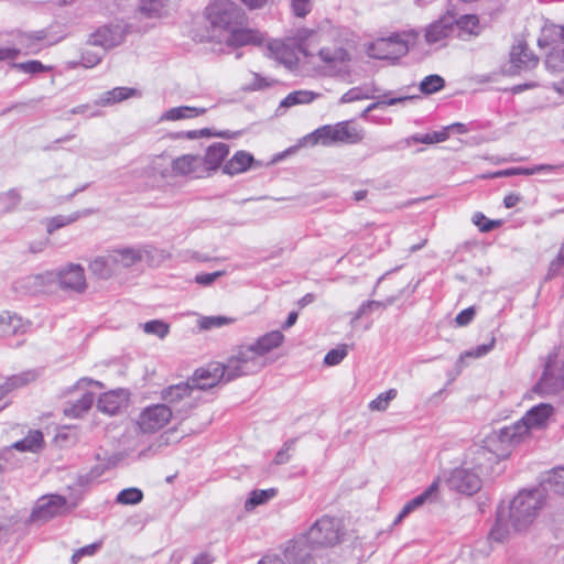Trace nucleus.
I'll return each instance as SVG.
<instances>
[{
    "label": "nucleus",
    "instance_id": "1",
    "mask_svg": "<svg viewBox=\"0 0 564 564\" xmlns=\"http://www.w3.org/2000/svg\"><path fill=\"white\" fill-rule=\"evenodd\" d=\"M265 364L267 355H232L226 362H210L197 369L192 377V383L172 384L162 390L161 395L174 406L176 414H185L194 405V391L206 390L219 382L258 372Z\"/></svg>",
    "mask_w": 564,
    "mask_h": 564
},
{
    "label": "nucleus",
    "instance_id": "2",
    "mask_svg": "<svg viewBox=\"0 0 564 564\" xmlns=\"http://www.w3.org/2000/svg\"><path fill=\"white\" fill-rule=\"evenodd\" d=\"M344 536V528L338 518L323 516L304 533L291 540L285 547L290 564H316L318 552L338 544Z\"/></svg>",
    "mask_w": 564,
    "mask_h": 564
},
{
    "label": "nucleus",
    "instance_id": "3",
    "mask_svg": "<svg viewBox=\"0 0 564 564\" xmlns=\"http://www.w3.org/2000/svg\"><path fill=\"white\" fill-rule=\"evenodd\" d=\"M365 128L354 119L324 124L305 137V143L311 147L334 144L356 145L364 142Z\"/></svg>",
    "mask_w": 564,
    "mask_h": 564
},
{
    "label": "nucleus",
    "instance_id": "4",
    "mask_svg": "<svg viewBox=\"0 0 564 564\" xmlns=\"http://www.w3.org/2000/svg\"><path fill=\"white\" fill-rule=\"evenodd\" d=\"M553 413L554 408L550 403L536 404L528 410L521 420L501 427L495 437H499L502 443L516 444L531 430L544 429Z\"/></svg>",
    "mask_w": 564,
    "mask_h": 564
},
{
    "label": "nucleus",
    "instance_id": "5",
    "mask_svg": "<svg viewBox=\"0 0 564 564\" xmlns=\"http://www.w3.org/2000/svg\"><path fill=\"white\" fill-rule=\"evenodd\" d=\"M544 506V496L541 490H522L506 508L514 531L528 529Z\"/></svg>",
    "mask_w": 564,
    "mask_h": 564
},
{
    "label": "nucleus",
    "instance_id": "6",
    "mask_svg": "<svg viewBox=\"0 0 564 564\" xmlns=\"http://www.w3.org/2000/svg\"><path fill=\"white\" fill-rule=\"evenodd\" d=\"M323 42V34L310 31L306 35L301 37L297 48L305 57H312L317 54L325 67L329 70H340L346 67L350 61L348 52L339 45L321 46Z\"/></svg>",
    "mask_w": 564,
    "mask_h": 564
},
{
    "label": "nucleus",
    "instance_id": "7",
    "mask_svg": "<svg viewBox=\"0 0 564 564\" xmlns=\"http://www.w3.org/2000/svg\"><path fill=\"white\" fill-rule=\"evenodd\" d=\"M498 433L499 431H495L489 434L484 441L485 445L469 447L463 462L482 475L491 473L498 460L506 456L507 446L512 445V443H502L499 437H495Z\"/></svg>",
    "mask_w": 564,
    "mask_h": 564
},
{
    "label": "nucleus",
    "instance_id": "8",
    "mask_svg": "<svg viewBox=\"0 0 564 564\" xmlns=\"http://www.w3.org/2000/svg\"><path fill=\"white\" fill-rule=\"evenodd\" d=\"M420 39V33L414 29L397 32L387 37L373 41L368 47V54L378 59H398L408 54Z\"/></svg>",
    "mask_w": 564,
    "mask_h": 564
},
{
    "label": "nucleus",
    "instance_id": "9",
    "mask_svg": "<svg viewBox=\"0 0 564 564\" xmlns=\"http://www.w3.org/2000/svg\"><path fill=\"white\" fill-rule=\"evenodd\" d=\"M205 17L213 31L227 33L237 23L245 22L247 15L235 2L230 0H215L205 9Z\"/></svg>",
    "mask_w": 564,
    "mask_h": 564
},
{
    "label": "nucleus",
    "instance_id": "10",
    "mask_svg": "<svg viewBox=\"0 0 564 564\" xmlns=\"http://www.w3.org/2000/svg\"><path fill=\"white\" fill-rule=\"evenodd\" d=\"M564 389V355H549L543 373L533 392L540 395L555 394Z\"/></svg>",
    "mask_w": 564,
    "mask_h": 564
},
{
    "label": "nucleus",
    "instance_id": "11",
    "mask_svg": "<svg viewBox=\"0 0 564 564\" xmlns=\"http://www.w3.org/2000/svg\"><path fill=\"white\" fill-rule=\"evenodd\" d=\"M142 256L133 249L115 250L105 258L94 260L90 264L91 271L100 278H107L112 270L129 268L141 261Z\"/></svg>",
    "mask_w": 564,
    "mask_h": 564
},
{
    "label": "nucleus",
    "instance_id": "12",
    "mask_svg": "<svg viewBox=\"0 0 564 564\" xmlns=\"http://www.w3.org/2000/svg\"><path fill=\"white\" fill-rule=\"evenodd\" d=\"M102 388L101 382L94 381L91 379L83 378L77 381L75 389L77 391H80L82 394L79 399H77L74 402H69L64 408V413L66 416L69 417H79L84 413H86L93 405L95 400V392L94 389H100Z\"/></svg>",
    "mask_w": 564,
    "mask_h": 564
},
{
    "label": "nucleus",
    "instance_id": "13",
    "mask_svg": "<svg viewBox=\"0 0 564 564\" xmlns=\"http://www.w3.org/2000/svg\"><path fill=\"white\" fill-rule=\"evenodd\" d=\"M265 36L257 29L248 26L247 20L237 23L226 33L225 44L232 48L243 46H260L264 43Z\"/></svg>",
    "mask_w": 564,
    "mask_h": 564
},
{
    "label": "nucleus",
    "instance_id": "14",
    "mask_svg": "<svg viewBox=\"0 0 564 564\" xmlns=\"http://www.w3.org/2000/svg\"><path fill=\"white\" fill-rule=\"evenodd\" d=\"M173 410L166 404L145 408L139 415L138 425L144 433H153L164 427L171 420Z\"/></svg>",
    "mask_w": 564,
    "mask_h": 564
},
{
    "label": "nucleus",
    "instance_id": "15",
    "mask_svg": "<svg viewBox=\"0 0 564 564\" xmlns=\"http://www.w3.org/2000/svg\"><path fill=\"white\" fill-rule=\"evenodd\" d=\"M481 473L462 462V465L452 471L449 484L462 494L473 495L481 487Z\"/></svg>",
    "mask_w": 564,
    "mask_h": 564
},
{
    "label": "nucleus",
    "instance_id": "16",
    "mask_svg": "<svg viewBox=\"0 0 564 564\" xmlns=\"http://www.w3.org/2000/svg\"><path fill=\"white\" fill-rule=\"evenodd\" d=\"M44 446V437L41 431L31 430L23 440L14 442L11 446L0 449V468L12 465V451L37 453Z\"/></svg>",
    "mask_w": 564,
    "mask_h": 564
},
{
    "label": "nucleus",
    "instance_id": "17",
    "mask_svg": "<svg viewBox=\"0 0 564 564\" xmlns=\"http://www.w3.org/2000/svg\"><path fill=\"white\" fill-rule=\"evenodd\" d=\"M68 511L66 499L58 495L42 497L32 511L34 521H46L53 517L62 516Z\"/></svg>",
    "mask_w": 564,
    "mask_h": 564
},
{
    "label": "nucleus",
    "instance_id": "18",
    "mask_svg": "<svg viewBox=\"0 0 564 564\" xmlns=\"http://www.w3.org/2000/svg\"><path fill=\"white\" fill-rule=\"evenodd\" d=\"M171 169L176 176H185L194 180L207 177L199 155L183 154L172 161Z\"/></svg>",
    "mask_w": 564,
    "mask_h": 564
},
{
    "label": "nucleus",
    "instance_id": "19",
    "mask_svg": "<svg viewBox=\"0 0 564 564\" xmlns=\"http://www.w3.org/2000/svg\"><path fill=\"white\" fill-rule=\"evenodd\" d=\"M454 31V17L444 14L430 23L424 30L425 42L430 45L438 44L447 40Z\"/></svg>",
    "mask_w": 564,
    "mask_h": 564
},
{
    "label": "nucleus",
    "instance_id": "20",
    "mask_svg": "<svg viewBox=\"0 0 564 564\" xmlns=\"http://www.w3.org/2000/svg\"><path fill=\"white\" fill-rule=\"evenodd\" d=\"M228 154L229 145L223 142H215L206 149L200 160L206 170L207 177L213 175L219 167L224 166L225 159Z\"/></svg>",
    "mask_w": 564,
    "mask_h": 564
},
{
    "label": "nucleus",
    "instance_id": "21",
    "mask_svg": "<svg viewBox=\"0 0 564 564\" xmlns=\"http://www.w3.org/2000/svg\"><path fill=\"white\" fill-rule=\"evenodd\" d=\"M438 490V485L436 481H433L423 492L415 496L411 500H409L401 511L399 512L398 517L394 520V524L400 523L404 518H406L410 513H412L414 510L419 509L420 507L424 506L425 503L433 502L436 499Z\"/></svg>",
    "mask_w": 564,
    "mask_h": 564
},
{
    "label": "nucleus",
    "instance_id": "22",
    "mask_svg": "<svg viewBox=\"0 0 564 564\" xmlns=\"http://www.w3.org/2000/svg\"><path fill=\"white\" fill-rule=\"evenodd\" d=\"M129 393L124 389H116L101 394L97 408L102 413L113 415L128 402Z\"/></svg>",
    "mask_w": 564,
    "mask_h": 564
},
{
    "label": "nucleus",
    "instance_id": "23",
    "mask_svg": "<svg viewBox=\"0 0 564 564\" xmlns=\"http://www.w3.org/2000/svg\"><path fill=\"white\" fill-rule=\"evenodd\" d=\"M59 284L63 289L83 292L87 285L84 269L80 265L69 264L59 273Z\"/></svg>",
    "mask_w": 564,
    "mask_h": 564
},
{
    "label": "nucleus",
    "instance_id": "24",
    "mask_svg": "<svg viewBox=\"0 0 564 564\" xmlns=\"http://www.w3.org/2000/svg\"><path fill=\"white\" fill-rule=\"evenodd\" d=\"M254 159L246 151H237L223 166V172L228 175H237L248 171Z\"/></svg>",
    "mask_w": 564,
    "mask_h": 564
},
{
    "label": "nucleus",
    "instance_id": "25",
    "mask_svg": "<svg viewBox=\"0 0 564 564\" xmlns=\"http://www.w3.org/2000/svg\"><path fill=\"white\" fill-rule=\"evenodd\" d=\"M454 26L458 29V36L463 40L476 37L481 32L480 20L477 14H464L454 20Z\"/></svg>",
    "mask_w": 564,
    "mask_h": 564
},
{
    "label": "nucleus",
    "instance_id": "26",
    "mask_svg": "<svg viewBox=\"0 0 564 564\" xmlns=\"http://www.w3.org/2000/svg\"><path fill=\"white\" fill-rule=\"evenodd\" d=\"M513 530L505 507L497 510L496 522L489 532V539L496 542L505 541Z\"/></svg>",
    "mask_w": 564,
    "mask_h": 564
},
{
    "label": "nucleus",
    "instance_id": "27",
    "mask_svg": "<svg viewBox=\"0 0 564 564\" xmlns=\"http://www.w3.org/2000/svg\"><path fill=\"white\" fill-rule=\"evenodd\" d=\"M270 50L274 58L289 68L297 65L296 54L291 45L282 41H274L270 44Z\"/></svg>",
    "mask_w": 564,
    "mask_h": 564
},
{
    "label": "nucleus",
    "instance_id": "28",
    "mask_svg": "<svg viewBox=\"0 0 564 564\" xmlns=\"http://www.w3.org/2000/svg\"><path fill=\"white\" fill-rule=\"evenodd\" d=\"M25 323L17 314L3 312L0 314V337L14 335L20 330H24Z\"/></svg>",
    "mask_w": 564,
    "mask_h": 564
},
{
    "label": "nucleus",
    "instance_id": "29",
    "mask_svg": "<svg viewBox=\"0 0 564 564\" xmlns=\"http://www.w3.org/2000/svg\"><path fill=\"white\" fill-rule=\"evenodd\" d=\"M319 96L321 95L318 93L312 90H295L285 96V98L281 101V106L290 108L296 105L311 104Z\"/></svg>",
    "mask_w": 564,
    "mask_h": 564
},
{
    "label": "nucleus",
    "instance_id": "30",
    "mask_svg": "<svg viewBox=\"0 0 564 564\" xmlns=\"http://www.w3.org/2000/svg\"><path fill=\"white\" fill-rule=\"evenodd\" d=\"M135 89L129 87H116L105 93L98 100L100 106H109L126 100L135 95Z\"/></svg>",
    "mask_w": 564,
    "mask_h": 564
},
{
    "label": "nucleus",
    "instance_id": "31",
    "mask_svg": "<svg viewBox=\"0 0 564 564\" xmlns=\"http://www.w3.org/2000/svg\"><path fill=\"white\" fill-rule=\"evenodd\" d=\"M511 61L519 69L534 67L538 64V58L529 53L525 45L521 44L512 48Z\"/></svg>",
    "mask_w": 564,
    "mask_h": 564
},
{
    "label": "nucleus",
    "instance_id": "32",
    "mask_svg": "<svg viewBox=\"0 0 564 564\" xmlns=\"http://www.w3.org/2000/svg\"><path fill=\"white\" fill-rule=\"evenodd\" d=\"M35 377L36 373L34 371H28L9 378L3 384H0V400L14 388L22 387L33 381Z\"/></svg>",
    "mask_w": 564,
    "mask_h": 564
},
{
    "label": "nucleus",
    "instance_id": "33",
    "mask_svg": "<svg viewBox=\"0 0 564 564\" xmlns=\"http://www.w3.org/2000/svg\"><path fill=\"white\" fill-rule=\"evenodd\" d=\"M284 340V335L280 330H273L265 335L257 341V350L258 352H269L272 349L278 348Z\"/></svg>",
    "mask_w": 564,
    "mask_h": 564
},
{
    "label": "nucleus",
    "instance_id": "34",
    "mask_svg": "<svg viewBox=\"0 0 564 564\" xmlns=\"http://www.w3.org/2000/svg\"><path fill=\"white\" fill-rule=\"evenodd\" d=\"M205 108H196V107H188V106H182L172 108L169 111H166L163 116L166 120H180V119H188V118H195L200 115L205 113Z\"/></svg>",
    "mask_w": 564,
    "mask_h": 564
},
{
    "label": "nucleus",
    "instance_id": "35",
    "mask_svg": "<svg viewBox=\"0 0 564 564\" xmlns=\"http://www.w3.org/2000/svg\"><path fill=\"white\" fill-rule=\"evenodd\" d=\"M276 495V489L253 490L245 502L246 510H252L257 506L263 505Z\"/></svg>",
    "mask_w": 564,
    "mask_h": 564
},
{
    "label": "nucleus",
    "instance_id": "36",
    "mask_svg": "<svg viewBox=\"0 0 564 564\" xmlns=\"http://www.w3.org/2000/svg\"><path fill=\"white\" fill-rule=\"evenodd\" d=\"M398 395V390L392 388L387 390L386 392L380 393L376 399H373L368 408L371 411H386L392 400H394Z\"/></svg>",
    "mask_w": 564,
    "mask_h": 564
},
{
    "label": "nucleus",
    "instance_id": "37",
    "mask_svg": "<svg viewBox=\"0 0 564 564\" xmlns=\"http://www.w3.org/2000/svg\"><path fill=\"white\" fill-rule=\"evenodd\" d=\"M445 86V80L440 75H429L424 77L420 84V90L423 94L431 95L440 91Z\"/></svg>",
    "mask_w": 564,
    "mask_h": 564
},
{
    "label": "nucleus",
    "instance_id": "38",
    "mask_svg": "<svg viewBox=\"0 0 564 564\" xmlns=\"http://www.w3.org/2000/svg\"><path fill=\"white\" fill-rule=\"evenodd\" d=\"M448 127L440 131L429 132L421 135H413L411 140L414 143L435 144L444 142L448 138Z\"/></svg>",
    "mask_w": 564,
    "mask_h": 564
},
{
    "label": "nucleus",
    "instance_id": "39",
    "mask_svg": "<svg viewBox=\"0 0 564 564\" xmlns=\"http://www.w3.org/2000/svg\"><path fill=\"white\" fill-rule=\"evenodd\" d=\"M143 499V492L134 487L121 490L116 498L120 505H137Z\"/></svg>",
    "mask_w": 564,
    "mask_h": 564
},
{
    "label": "nucleus",
    "instance_id": "40",
    "mask_svg": "<svg viewBox=\"0 0 564 564\" xmlns=\"http://www.w3.org/2000/svg\"><path fill=\"white\" fill-rule=\"evenodd\" d=\"M143 332L164 338L170 333V325L161 319H152L143 324Z\"/></svg>",
    "mask_w": 564,
    "mask_h": 564
},
{
    "label": "nucleus",
    "instance_id": "41",
    "mask_svg": "<svg viewBox=\"0 0 564 564\" xmlns=\"http://www.w3.org/2000/svg\"><path fill=\"white\" fill-rule=\"evenodd\" d=\"M473 223L482 232H489L496 228L501 227V225H502L501 219L491 220V219L487 218L482 213L474 214Z\"/></svg>",
    "mask_w": 564,
    "mask_h": 564
},
{
    "label": "nucleus",
    "instance_id": "42",
    "mask_svg": "<svg viewBox=\"0 0 564 564\" xmlns=\"http://www.w3.org/2000/svg\"><path fill=\"white\" fill-rule=\"evenodd\" d=\"M234 322L235 318L228 316H205L199 319V327L203 329H212L229 325Z\"/></svg>",
    "mask_w": 564,
    "mask_h": 564
},
{
    "label": "nucleus",
    "instance_id": "43",
    "mask_svg": "<svg viewBox=\"0 0 564 564\" xmlns=\"http://www.w3.org/2000/svg\"><path fill=\"white\" fill-rule=\"evenodd\" d=\"M17 69L26 74H36L51 70L50 66L43 65L40 61H29L13 65Z\"/></svg>",
    "mask_w": 564,
    "mask_h": 564
},
{
    "label": "nucleus",
    "instance_id": "44",
    "mask_svg": "<svg viewBox=\"0 0 564 564\" xmlns=\"http://www.w3.org/2000/svg\"><path fill=\"white\" fill-rule=\"evenodd\" d=\"M314 0H291V8L297 18L306 17L313 9Z\"/></svg>",
    "mask_w": 564,
    "mask_h": 564
},
{
    "label": "nucleus",
    "instance_id": "45",
    "mask_svg": "<svg viewBox=\"0 0 564 564\" xmlns=\"http://www.w3.org/2000/svg\"><path fill=\"white\" fill-rule=\"evenodd\" d=\"M549 482L556 492L564 495V467L553 469L549 476Z\"/></svg>",
    "mask_w": 564,
    "mask_h": 564
},
{
    "label": "nucleus",
    "instance_id": "46",
    "mask_svg": "<svg viewBox=\"0 0 564 564\" xmlns=\"http://www.w3.org/2000/svg\"><path fill=\"white\" fill-rule=\"evenodd\" d=\"M140 9L149 17L160 15L163 12L164 3L162 0H143Z\"/></svg>",
    "mask_w": 564,
    "mask_h": 564
},
{
    "label": "nucleus",
    "instance_id": "47",
    "mask_svg": "<svg viewBox=\"0 0 564 564\" xmlns=\"http://www.w3.org/2000/svg\"><path fill=\"white\" fill-rule=\"evenodd\" d=\"M295 440H289L283 447L275 454L274 463L276 465L286 464L290 460V451L294 448Z\"/></svg>",
    "mask_w": 564,
    "mask_h": 564
},
{
    "label": "nucleus",
    "instance_id": "48",
    "mask_svg": "<svg viewBox=\"0 0 564 564\" xmlns=\"http://www.w3.org/2000/svg\"><path fill=\"white\" fill-rule=\"evenodd\" d=\"M476 316V308L474 306H469L462 312H459L455 317V324L458 327L467 326L471 323V321Z\"/></svg>",
    "mask_w": 564,
    "mask_h": 564
},
{
    "label": "nucleus",
    "instance_id": "49",
    "mask_svg": "<svg viewBox=\"0 0 564 564\" xmlns=\"http://www.w3.org/2000/svg\"><path fill=\"white\" fill-rule=\"evenodd\" d=\"M75 220V217H64L57 216L48 220L47 223V231L52 232L58 228H62Z\"/></svg>",
    "mask_w": 564,
    "mask_h": 564
},
{
    "label": "nucleus",
    "instance_id": "50",
    "mask_svg": "<svg viewBox=\"0 0 564 564\" xmlns=\"http://www.w3.org/2000/svg\"><path fill=\"white\" fill-rule=\"evenodd\" d=\"M98 549H99V544H97V543H93V544L86 545L84 547H80L73 554L72 562L74 564H76L83 556L94 555Z\"/></svg>",
    "mask_w": 564,
    "mask_h": 564
},
{
    "label": "nucleus",
    "instance_id": "51",
    "mask_svg": "<svg viewBox=\"0 0 564 564\" xmlns=\"http://www.w3.org/2000/svg\"><path fill=\"white\" fill-rule=\"evenodd\" d=\"M555 166L550 164H540L532 167H518L519 175H533L544 171H553Z\"/></svg>",
    "mask_w": 564,
    "mask_h": 564
},
{
    "label": "nucleus",
    "instance_id": "52",
    "mask_svg": "<svg viewBox=\"0 0 564 564\" xmlns=\"http://www.w3.org/2000/svg\"><path fill=\"white\" fill-rule=\"evenodd\" d=\"M219 275H220V272L197 274L195 276V281L198 284L208 285V284L213 283L216 280V278H218Z\"/></svg>",
    "mask_w": 564,
    "mask_h": 564
},
{
    "label": "nucleus",
    "instance_id": "53",
    "mask_svg": "<svg viewBox=\"0 0 564 564\" xmlns=\"http://www.w3.org/2000/svg\"><path fill=\"white\" fill-rule=\"evenodd\" d=\"M20 54L18 48L13 47H0V62L7 59H13Z\"/></svg>",
    "mask_w": 564,
    "mask_h": 564
},
{
    "label": "nucleus",
    "instance_id": "54",
    "mask_svg": "<svg viewBox=\"0 0 564 564\" xmlns=\"http://www.w3.org/2000/svg\"><path fill=\"white\" fill-rule=\"evenodd\" d=\"M360 90L351 88L341 96V102H351L361 99Z\"/></svg>",
    "mask_w": 564,
    "mask_h": 564
},
{
    "label": "nucleus",
    "instance_id": "55",
    "mask_svg": "<svg viewBox=\"0 0 564 564\" xmlns=\"http://www.w3.org/2000/svg\"><path fill=\"white\" fill-rule=\"evenodd\" d=\"M284 558L285 561L275 555H267L262 560H260L258 564H290L285 555Z\"/></svg>",
    "mask_w": 564,
    "mask_h": 564
},
{
    "label": "nucleus",
    "instance_id": "56",
    "mask_svg": "<svg viewBox=\"0 0 564 564\" xmlns=\"http://www.w3.org/2000/svg\"><path fill=\"white\" fill-rule=\"evenodd\" d=\"M520 199H521V197L519 194L509 193L505 196L503 204L507 208H512L520 202Z\"/></svg>",
    "mask_w": 564,
    "mask_h": 564
},
{
    "label": "nucleus",
    "instance_id": "57",
    "mask_svg": "<svg viewBox=\"0 0 564 564\" xmlns=\"http://www.w3.org/2000/svg\"><path fill=\"white\" fill-rule=\"evenodd\" d=\"M346 355H325L324 364L328 367L339 365Z\"/></svg>",
    "mask_w": 564,
    "mask_h": 564
},
{
    "label": "nucleus",
    "instance_id": "58",
    "mask_svg": "<svg viewBox=\"0 0 564 564\" xmlns=\"http://www.w3.org/2000/svg\"><path fill=\"white\" fill-rule=\"evenodd\" d=\"M240 1L251 10L262 8L267 3V0H240Z\"/></svg>",
    "mask_w": 564,
    "mask_h": 564
},
{
    "label": "nucleus",
    "instance_id": "59",
    "mask_svg": "<svg viewBox=\"0 0 564 564\" xmlns=\"http://www.w3.org/2000/svg\"><path fill=\"white\" fill-rule=\"evenodd\" d=\"M213 562L214 558L209 554L203 553L194 560L193 564H213Z\"/></svg>",
    "mask_w": 564,
    "mask_h": 564
},
{
    "label": "nucleus",
    "instance_id": "60",
    "mask_svg": "<svg viewBox=\"0 0 564 564\" xmlns=\"http://www.w3.org/2000/svg\"><path fill=\"white\" fill-rule=\"evenodd\" d=\"M495 347V338L490 337L489 341L478 347L477 352H487Z\"/></svg>",
    "mask_w": 564,
    "mask_h": 564
},
{
    "label": "nucleus",
    "instance_id": "61",
    "mask_svg": "<svg viewBox=\"0 0 564 564\" xmlns=\"http://www.w3.org/2000/svg\"><path fill=\"white\" fill-rule=\"evenodd\" d=\"M297 321V313L296 312H291L283 325V328H289L291 326H293Z\"/></svg>",
    "mask_w": 564,
    "mask_h": 564
},
{
    "label": "nucleus",
    "instance_id": "62",
    "mask_svg": "<svg viewBox=\"0 0 564 564\" xmlns=\"http://www.w3.org/2000/svg\"><path fill=\"white\" fill-rule=\"evenodd\" d=\"M557 51H563V48L558 47L557 50L553 48V51H551L547 56H546V63L553 67H555V58L557 56Z\"/></svg>",
    "mask_w": 564,
    "mask_h": 564
},
{
    "label": "nucleus",
    "instance_id": "63",
    "mask_svg": "<svg viewBox=\"0 0 564 564\" xmlns=\"http://www.w3.org/2000/svg\"><path fill=\"white\" fill-rule=\"evenodd\" d=\"M519 175L518 167H511L503 171H499L495 174V176H511Z\"/></svg>",
    "mask_w": 564,
    "mask_h": 564
},
{
    "label": "nucleus",
    "instance_id": "64",
    "mask_svg": "<svg viewBox=\"0 0 564 564\" xmlns=\"http://www.w3.org/2000/svg\"><path fill=\"white\" fill-rule=\"evenodd\" d=\"M552 33L561 40L562 45L564 46V28H554Z\"/></svg>",
    "mask_w": 564,
    "mask_h": 564
}]
</instances>
